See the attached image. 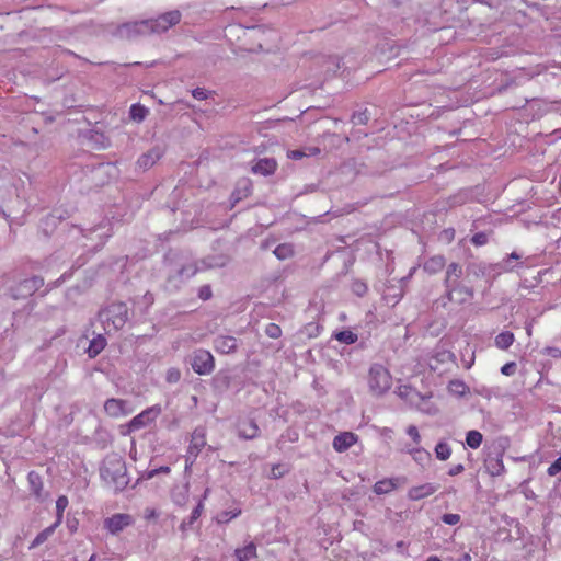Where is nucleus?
I'll list each match as a JSON object with an SVG mask.
<instances>
[{"instance_id":"f257e3e1","label":"nucleus","mask_w":561,"mask_h":561,"mask_svg":"<svg viewBox=\"0 0 561 561\" xmlns=\"http://www.w3.org/2000/svg\"><path fill=\"white\" fill-rule=\"evenodd\" d=\"M181 12L178 10L165 12L154 19H148L122 25L118 30L121 36L128 38L136 35L161 34L181 21Z\"/></svg>"},{"instance_id":"f03ea898","label":"nucleus","mask_w":561,"mask_h":561,"mask_svg":"<svg viewBox=\"0 0 561 561\" xmlns=\"http://www.w3.org/2000/svg\"><path fill=\"white\" fill-rule=\"evenodd\" d=\"M98 318L106 334L116 333L128 320V308L124 302H113L101 309Z\"/></svg>"},{"instance_id":"7ed1b4c3","label":"nucleus","mask_w":561,"mask_h":561,"mask_svg":"<svg viewBox=\"0 0 561 561\" xmlns=\"http://www.w3.org/2000/svg\"><path fill=\"white\" fill-rule=\"evenodd\" d=\"M520 255L517 252H512L506 257H504L501 262L495 264H486L480 263L477 265L478 272L477 274H481L486 277L488 280L494 279L496 276L503 273L514 272L517 267L523 266V262H519L516 265L511 264L512 260L519 261Z\"/></svg>"},{"instance_id":"20e7f679","label":"nucleus","mask_w":561,"mask_h":561,"mask_svg":"<svg viewBox=\"0 0 561 561\" xmlns=\"http://www.w3.org/2000/svg\"><path fill=\"white\" fill-rule=\"evenodd\" d=\"M101 477L115 492L128 484L125 465L121 460L111 461L101 469Z\"/></svg>"},{"instance_id":"39448f33","label":"nucleus","mask_w":561,"mask_h":561,"mask_svg":"<svg viewBox=\"0 0 561 561\" xmlns=\"http://www.w3.org/2000/svg\"><path fill=\"white\" fill-rule=\"evenodd\" d=\"M392 385L389 370L381 364H373L368 373V387L375 396L385 394Z\"/></svg>"},{"instance_id":"423d86ee","label":"nucleus","mask_w":561,"mask_h":561,"mask_svg":"<svg viewBox=\"0 0 561 561\" xmlns=\"http://www.w3.org/2000/svg\"><path fill=\"white\" fill-rule=\"evenodd\" d=\"M192 369L201 376L210 375L215 369V359L213 354L204 348L195 350L191 357Z\"/></svg>"},{"instance_id":"0eeeda50","label":"nucleus","mask_w":561,"mask_h":561,"mask_svg":"<svg viewBox=\"0 0 561 561\" xmlns=\"http://www.w3.org/2000/svg\"><path fill=\"white\" fill-rule=\"evenodd\" d=\"M161 412H162V408L160 404H154V405L147 408L146 410H144L142 412H140L139 414H137L129 421V423H128L129 432H135V431H138L140 428H144V427L150 425L151 423H153L157 420V417L161 414Z\"/></svg>"},{"instance_id":"6e6552de","label":"nucleus","mask_w":561,"mask_h":561,"mask_svg":"<svg viewBox=\"0 0 561 561\" xmlns=\"http://www.w3.org/2000/svg\"><path fill=\"white\" fill-rule=\"evenodd\" d=\"M206 445V430L203 426L196 427L191 436L190 446L186 455V468L193 463L202 449Z\"/></svg>"},{"instance_id":"1a4fd4ad","label":"nucleus","mask_w":561,"mask_h":561,"mask_svg":"<svg viewBox=\"0 0 561 561\" xmlns=\"http://www.w3.org/2000/svg\"><path fill=\"white\" fill-rule=\"evenodd\" d=\"M446 296L449 301L461 305L473 297V289L463 283H457L446 287Z\"/></svg>"},{"instance_id":"9d476101","label":"nucleus","mask_w":561,"mask_h":561,"mask_svg":"<svg viewBox=\"0 0 561 561\" xmlns=\"http://www.w3.org/2000/svg\"><path fill=\"white\" fill-rule=\"evenodd\" d=\"M134 523L129 514L117 513L104 520V528L112 535H117Z\"/></svg>"},{"instance_id":"9b49d317","label":"nucleus","mask_w":561,"mask_h":561,"mask_svg":"<svg viewBox=\"0 0 561 561\" xmlns=\"http://www.w3.org/2000/svg\"><path fill=\"white\" fill-rule=\"evenodd\" d=\"M252 181L248 178H243L237 182V185L231 193L230 202L231 208L234 207L240 201L247 198L252 194Z\"/></svg>"},{"instance_id":"f8f14e48","label":"nucleus","mask_w":561,"mask_h":561,"mask_svg":"<svg viewBox=\"0 0 561 561\" xmlns=\"http://www.w3.org/2000/svg\"><path fill=\"white\" fill-rule=\"evenodd\" d=\"M164 154V149L160 146H154L137 160V167L142 170H147L153 167Z\"/></svg>"},{"instance_id":"ddd939ff","label":"nucleus","mask_w":561,"mask_h":561,"mask_svg":"<svg viewBox=\"0 0 561 561\" xmlns=\"http://www.w3.org/2000/svg\"><path fill=\"white\" fill-rule=\"evenodd\" d=\"M104 410L111 417H121L130 413L128 403L122 399L111 398L104 403Z\"/></svg>"},{"instance_id":"4468645a","label":"nucleus","mask_w":561,"mask_h":561,"mask_svg":"<svg viewBox=\"0 0 561 561\" xmlns=\"http://www.w3.org/2000/svg\"><path fill=\"white\" fill-rule=\"evenodd\" d=\"M214 348L220 354H231L238 348V341L231 335H218L214 340Z\"/></svg>"},{"instance_id":"2eb2a0df","label":"nucleus","mask_w":561,"mask_h":561,"mask_svg":"<svg viewBox=\"0 0 561 561\" xmlns=\"http://www.w3.org/2000/svg\"><path fill=\"white\" fill-rule=\"evenodd\" d=\"M221 265H224L222 262L213 263V262L203 261L202 266H197V264L195 262H190V263L183 265L181 268H179L178 274L181 277L190 278V277L194 276L199 271H204L206 268H211V267L221 266Z\"/></svg>"},{"instance_id":"dca6fc26","label":"nucleus","mask_w":561,"mask_h":561,"mask_svg":"<svg viewBox=\"0 0 561 561\" xmlns=\"http://www.w3.org/2000/svg\"><path fill=\"white\" fill-rule=\"evenodd\" d=\"M438 490V485L434 483H424L421 485L412 486L408 491V497L411 501H420L425 499L432 494H434Z\"/></svg>"},{"instance_id":"f3484780","label":"nucleus","mask_w":561,"mask_h":561,"mask_svg":"<svg viewBox=\"0 0 561 561\" xmlns=\"http://www.w3.org/2000/svg\"><path fill=\"white\" fill-rule=\"evenodd\" d=\"M277 169V162L273 158L259 159L251 168V171L255 174L264 176L272 175Z\"/></svg>"},{"instance_id":"a211bd4d","label":"nucleus","mask_w":561,"mask_h":561,"mask_svg":"<svg viewBox=\"0 0 561 561\" xmlns=\"http://www.w3.org/2000/svg\"><path fill=\"white\" fill-rule=\"evenodd\" d=\"M356 442L357 435L351 432H343L334 437L333 448L339 453H343L355 445Z\"/></svg>"},{"instance_id":"6ab92c4d","label":"nucleus","mask_w":561,"mask_h":561,"mask_svg":"<svg viewBox=\"0 0 561 561\" xmlns=\"http://www.w3.org/2000/svg\"><path fill=\"white\" fill-rule=\"evenodd\" d=\"M485 468L492 477H500L504 474L505 466L503 462V455L497 454L496 456H489L485 459Z\"/></svg>"},{"instance_id":"aec40b11","label":"nucleus","mask_w":561,"mask_h":561,"mask_svg":"<svg viewBox=\"0 0 561 561\" xmlns=\"http://www.w3.org/2000/svg\"><path fill=\"white\" fill-rule=\"evenodd\" d=\"M401 481H403L401 478H388L379 480L374 485V492L377 495L388 494L396 490Z\"/></svg>"},{"instance_id":"412c9836","label":"nucleus","mask_w":561,"mask_h":561,"mask_svg":"<svg viewBox=\"0 0 561 561\" xmlns=\"http://www.w3.org/2000/svg\"><path fill=\"white\" fill-rule=\"evenodd\" d=\"M446 265V259L444 255H433L425 260L423 263V270L430 275L439 273Z\"/></svg>"},{"instance_id":"4be33fe9","label":"nucleus","mask_w":561,"mask_h":561,"mask_svg":"<svg viewBox=\"0 0 561 561\" xmlns=\"http://www.w3.org/2000/svg\"><path fill=\"white\" fill-rule=\"evenodd\" d=\"M462 274H463V271H462V267L460 264L455 263V262L450 263L447 266L446 275H445V279H444L445 288L449 287L454 284L461 283L460 278H461Z\"/></svg>"},{"instance_id":"5701e85b","label":"nucleus","mask_w":561,"mask_h":561,"mask_svg":"<svg viewBox=\"0 0 561 561\" xmlns=\"http://www.w3.org/2000/svg\"><path fill=\"white\" fill-rule=\"evenodd\" d=\"M259 432V426L253 420L241 422L238 425V434L244 439H253L257 437Z\"/></svg>"},{"instance_id":"b1692460","label":"nucleus","mask_w":561,"mask_h":561,"mask_svg":"<svg viewBox=\"0 0 561 561\" xmlns=\"http://www.w3.org/2000/svg\"><path fill=\"white\" fill-rule=\"evenodd\" d=\"M404 451L407 454H409L412 457V459L421 466H424L432 458L430 451H427L425 448H423L421 446H414V447L407 446L404 448Z\"/></svg>"},{"instance_id":"393cba45","label":"nucleus","mask_w":561,"mask_h":561,"mask_svg":"<svg viewBox=\"0 0 561 561\" xmlns=\"http://www.w3.org/2000/svg\"><path fill=\"white\" fill-rule=\"evenodd\" d=\"M27 482L32 494L36 499H41L44 488L42 476L38 472L32 470L27 474Z\"/></svg>"},{"instance_id":"a878e982","label":"nucleus","mask_w":561,"mask_h":561,"mask_svg":"<svg viewBox=\"0 0 561 561\" xmlns=\"http://www.w3.org/2000/svg\"><path fill=\"white\" fill-rule=\"evenodd\" d=\"M234 556L238 561H250L256 557V545L254 542H249L242 548H237L234 550Z\"/></svg>"},{"instance_id":"bb28decb","label":"nucleus","mask_w":561,"mask_h":561,"mask_svg":"<svg viewBox=\"0 0 561 561\" xmlns=\"http://www.w3.org/2000/svg\"><path fill=\"white\" fill-rule=\"evenodd\" d=\"M515 341V336L511 331H503L494 339V345L503 351L508 350Z\"/></svg>"},{"instance_id":"cd10ccee","label":"nucleus","mask_w":561,"mask_h":561,"mask_svg":"<svg viewBox=\"0 0 561 561\" xmlns=\"http://www.w3.org/2000/svg\"><path fill=\"white\" fill-rule=\"evenodd\" d=\"M415 398L419 400L416 408L422 413L427 415H435L438 412L437 407L432 401H430V399L422 397L420 393H415Z\"/></svg>"},{"instance_id":"c85d7f7f","label":"nucleus","mask_w":561,"mask_h":561,"mask_svg":"<svg viewBox=\"0 0 561 561\" xmlns=\"http://www.w3.org/2000/svg\"><path fill=\"white\" fill-rule=\"evenodd\" d=\"M106 346V339L102 334H98V336L93 337L90 341L88 347V354L90 357L98 356Z\"/></svg>"},{"instance_id":"c756f323","label":"nucleus","mask_w":561,"mask_h":561,"mask_svg":"<svg viewBox=\"0 0 561 561\" xmlns=\"http://www.w3.org/2000/svg\"><path fill=\"white\" fill-rule=\"evenodd\" d=\"M58 526L55 524L50 525L49 527H46L44 530L38 533L34 540L32 541L30 549H34L41 545H43L56 530Z\"/></svg>"},{"instance_id":"7c9ffc66","label":"nucleus","mask_w":561,"mask_h":561,"mask_svg":"<svg viewBox=\"0 0 561 561\" xmlns=\"http://www.w3.org/2000/svg\"><path fill=\"white\" fill-rule=\"evenodd\" d=\"M203 508H204L203 502L199 501L197 503V505L193 508L190 517L187 519H184L181 523V526H180L181 529L182 530H186L187 528H191L192 525L194 524V522L197 520L201 517Z\"/></svg>"},{"instance_id":"2f4dec72","label":"nucleus","mask_w":561,"mask_h":561,"mask_svg":"<svg viewBox=\"0 0 561 561\" xmlns=\"http://www.w3.org/2000/svg\"><path fill=\"white\" fill-rule=\"evenodd\" d=\"M68 504H69V501H68V497L66 495H60L56 500V520H55L54 524L56 526H58V527L62 523L64 512L67 508Z\"/></svg>"},{"instance_id":"473e14b6","label":"nucleus","mask_w":561,"mask_h":561,"mask_svg":"<svg viewBox=\"0 0 561 561\" xmlns=\"http://www.w3.org/2000/svg\"><path fill=\"white\" fill-rule=\"evenodd\" d=\"M149 110L141 104H133L129 110V116L134 122L140 123L148 115Z\"/></svg>"},{"instance_id":"72a5a7b5","label":"nucleus","mask_w":561,"mask_h":561,"mask_svg":"<svg viewBox=\"0 0 561 561\" xmlns=\"http://www.w3.org/2000/svg\"><path fill=\"white\" fill-rule=\"evenodd\" d=\"M448 391L456 397H463L469 388L462 380L455 379L449 381Z\"/></svg>"},{"instance_id":"f704fd0d","label":"nucleus","mask_w":561,"mask_h":561,"mask_svg":"<svg viewBox=\"0 0 561 561\" xmlns=\"http://www.w3.org/2000/svg\"><path fill=\"white\" fill-rule=\"evenodd\" d=\"M274 254L278 260L284 261L294 255V248L289 243H282L275 248Z\"/></svg>"},{"instance_id":"c9c22d12","label":"nucleus","mask_w":561,"mask_h":561,"mask_svg":"<svg viewBox=\"0 0 561 561\" xmlns=\"http://www.w3.org/2000/svg\"><path fill=\"white\" fill-rule=\"evenodd\" d=\"M482 440L483 436L479 431L471 430L466 435V444L472 449L479 448Z\"/></svg>"},{"instance_id":"e433bc0d","label":"nucleus","mask_w":561,"mask_h":561,"mask_svg":"<svg viewBox=\"0 0 561 561\" xmlns=\"http://www.w3.org/2000/svg\"><path fill=\"white\" fill-rule=\"evenodd\" d=\"M435 455L439 460H447L451 456V447L445 442H439L435 446Z\"/></svg>"},{"instance_id":"4c0bfd02","label":"nucleus","mask_w":561,"mask_h":561,"mask_svg":"<svg viewBox=\"0 0 561 561\" xmlns=\"http://www.w3.org/2000/svg\"><path fill=\"white\" fill-rule=\"evenodd\" d=\"M335 339L344 344H353L357 341L358 336L350 330H343L335 334Z\"/></svg>"},{"instance_id":"58836bf2","label":"nucleus","mask_w":561,"mask_h":561,"mask_svg":"<svg viewBox=\"0 0 561 561\" xmlns=\"http://www.w3.org/2000/svg\"><path fill=\"white\" fill-rule=\"evenodd\" d=\"M240 514H241L240 510L224 511L217 515V522L219 524H226V523H229L231 519L238 517Z\"/></svg>"},{"instance_id":"ea45409f","label":"nucleus","mask_w":561,"mask_h":561,"mask_svg":"<svg viewBox=\"0 0 561 561\" xmlns=\"http://www.w3.org/2000/svg\"><path fill=\"white\" fill-rule=\"evenodd\" d=\"M16 290H18V294L14 296L15 298L31 296L35 293V290L31 289V284H27V278L22 280L18 285Z\"/></svg>"},{"instance_id":"a19ab883","label":"nucleus","mask_w":561,"mask_h":561,"mask_svg":"<svg viewBox=\"0 0 561 561\" xmlns=\"http://www.w3.org/2000/svg\"><path fill=\"white\" fill-rule=\"evenodd\" d=\"M181 379V371L175 367H171L167 370L165 380L168 383H176Z\"/></svg>"},{"instance_id":"79ce46f5","label":"nucleus","mask_w":561,"mask_h":561,"mask_svg":"<svg viewBox=\"0 0 561 561\" xmlns=\"http://www.w3.org/2000/svg\"><path fill=\"white\" fill-rule=\"evenodd\" d=\"M265 333L271 339H278L282 335V329L276 323H268L265 328Z\"/></svg>"},{"instance_id":"37998d69","label":"nucleus","mask_w":561,"mask_h":561,"mask_svg":"<svg viewBox=\"0 0 561 561\" xmlns=\"http://www.w3.org/2000/svg\"><path fill=\"white\" fill-rule=\"evenodd\" d=\"M367 285L359 279L352 283V291L359 297L364 296L367 293Z\"/></svg>"},{"instance_id":"c03bdc74","label":"nucleus","mask_w":561,"mask_h":561,"mask_svg":"<svg viewBox=\"0 0 561 561\" xmlns=\"http://www.w3.org/2000/svg\"><path fill=\"white\" fill-rule=\"evenodd\" d=\"M287 472H288V468L285 465H282V463L273 465V467L271 469V477L274 479H278V478H282L283 476H285Z\"/></svg>"},{"instance_id":"a18cd8bd","label":"nucleus","mask_w":561,"mask_h":561,"mask_svg":"<svg viewBox=\"0 0 561 561\" xmlns=\"http://www.w3.org/2000/svg\"><path fill=\"white\" fill-rule=\"evenodd\" d=\"M407 434L411 437L412 442L415 444V446H420L421 444V435L415 425H410L407 427Z\"/></svg>"},{"instance_id":"49530a36","label":"nucleus","mask_w":561,"mask_h":561,"mask_svg":"<svg viewBox=\"0 0 561 561\" xmlns=\"http://www.w3.org/2000/svg\"><path fill=\"white\" fill-rule=\"evenodd\" d=\"M461 517L459 514L446 513L442 516L443 523L446 525H456L460 522Z\"/></svg>"},{"instance_id":"de8ad7c7","label":"nucleus","mask_w":561,"mask_h":561,"mask_svg":"<svg viewBox=\"0 0 561 561\" xmlns=\"http://www.w3.org/2000/svg\"><path fill=\"white\" fill-rule=\"evenodd\" d=\"M559 472H561V456L558 457L547 469V473L550 477H554Z\"/></svg>"},{"instance_id":"09e8293b","label":"nucleus","mask_w":561,"mask_h":561,"mask_svg":"<svg viewBox=\"0 0 561 561\" xmlns=\"http://www.w3.org/2000/svg\"><path fill=\"white\" fill-rule=\"evenodd\" d=\"M471 242L477 247L484 245L488 242V234L484 232H478L472 236Z\"/></svg>"},{"instance_id":"8fccbe9b","label":"nucleus","mask_w":561,"mask_h":561,"mask_svg":"<svg viewBox=\"0 0 561 561\" xmlns=\"http://www.w3.org/2000/svg\"><path fill=\"white\" fill-rule=\"evenodd\" d=\"M192 95L194 99L203 101L208 99L209 92L204 88H195L192 90Z\"/></svg>"},{"instance_id":"3c124183","label":"nucleus","mask_w":561,"mask_h":561,"mask_svg":"<svg viewBox=\"0 0 561 561\" xmlns=\"http://www.w3.org/2000/svg\"><path fill=\"white\" fill-rule=\"evenodd\" d=\"M516 370V363L508 362L501 367V373L505 376H513Z\"/></svg>"},{"instance_id":"603ef678","label":"nucleus","mask_w":561,"mask_h":561,"mask_svg":"<svg viewBox=\"0 0 561 561\" xmlns=\"http://www.w3.org/2000/svg\"><path fill=\"white\" fill-rule=\"evenodd\" d=\"M213 296V291L209 285H204L198 289V297L202 300H208Z\"/></svg>"},{"instance_id":"864d4df0","label":"nucleus","mask_w":561,"mask_h":561,"mask_svg":"<svg viewBox=\"0 0 561 561\" xmlns=\"http://www.w3.org/2000/svg\"><path fill=\"white\" fill-rule=\"evenodd\" d=\"M27 284H31V289L36 291L43 286L44 279L39 276H33L27 278Z\"/></svg>"},{"instance_id":"5fc2aeb1","label":"nucleus","mask_w":561,"mask_h":561,"mask_svg":"<svg viewBox=\"0 0 561 561\" xmlns=\"http://www.w3.org/2000/svg\"><path fill=\"white\" fill-rule=\"evenodd\" d=\"M415 393H417V392L408 386H403V387L399 388V396L402 398H408V397L412 396V398H411L412 402H414L413 399L415 397Z\"/></svg>"},{"instance_id":"6e6d98bb","label":"nucleus","mask_w":561,"mask_h":561,"mask_svg":"<svg viewBox=\"0 0 561 561\" xmlns=\"http://www.w3.org/2000/svg\"><path fill=\"white\" fill-rule=\"evenodd\" d=\"M466 202V195L462 193L456 194L449 198L450 207L461 205Z\"/></svg>"},{"instance_id":"4d7b16f0","label":"nucleus","mask_w":561,"mask_h":561,"mask_svg":"<svg viewBox=\"0 0 561 561\" xmlns=\"http://www.w3.org/2000/svg\"><path fill=\"white\" fill-rule=\"evenodd\" d=\"M543 353L553 358H561V350L558 347H546Z\"/></svg>"},{"instance_id":"13d9d810","label":"nucleus","mask_w":561,"mask_h":561,"mask_svg":"<svg viewBox=\"0 0 561 561\" xmlns=\"http://www.w3.org/2000/svg\"><path fill=\"white\" fill-rule=\"evenodd\" d=\"M287 157L293 160H299L304 157H306V151L304 150H290L287 152Z\"/></svg>"},{"instance_id":"bf43d9fd","label":"nucleus","mask_w":561,"mask_h":561,"mask_svg":"<svg viewBox=\"0 0 561 561\" xmlns=\"http://www.w3.org/2000/svg\"><path fill=\"white\" fill-rule=\"evenodd\" d=\"M463 470H465L463 465L459 463V465H456V466L451 467L448 470V474L454 477V476H457V474L461 473Z\"/></svg>"},{"instance_id":"052dcab7","label":"nucleus","mask_w":561,"mask_h":561,"mask_svg":"<svg viewBox=\"0 0 561 561\" xmlns=\"http://www.w3.org/2000/svg\"><path fill=\"white\" fill-rule=\"evenodd\" d=\"M158 472L169 473V472H170V468H169V467H167V466H163V467H160L159 469L151 470V471L148 473V477H149V478H152V477H154Z\"/></svg>"},{"instance_id":"680f3d73","label":"nucleus","mask_w":561,"mask_h":561,"mask_svg":"<svg viewBox=\"0 0 561 561\" xmlns=\"http://www.w3.org/2000/svg\"><path fill=\"white\" fill-rule=\"evenodd\" d=\"M304 151H306V157H313L320 153V149L318 147H309Z\"/></svg>"},{"instance_id":"e2e57ef3","label":"nucleus","mask_w":561,"mask_h":561,"mask_svg":"<svg viewBox=\"0 0 561 561\" xmlns=\"http://www.w3.org/2000/svg\"><path fill=\"white\" fill-rule=\"evenodd\" d=\"M366 119H367V118H366V117H364V115H363V114L354 115V116H353V121H354V123H365V121H366Z\"/></svg>"},{"instance_id":"0e129e2a","label":"nucleus","mask_w":561,"mask_h":561,"mask_svg":"<svg viewBox=\"0 0 561 561\" xmlns=\"http://www.w3.org/2000/svg\"><path fill=\"white\" fill-rule=\"evenodd\" d=\"M457 561H471V556L466 552Z\"/></svg>"},{"instance_id":"69168bd1","label":"nucleus","mask_w":561,"mask_h":561,"mask_svg":"<svg viewBox=\"0 0 561 561\" xmlns=\"http://www.w3.org/2000/svg\"><path fill=\"white\" fill-rule=\"evenodd\" d=\"M396 547L399 551H403V549L405 548V542L404 541H398L396 543Z\"/></svg>"},{"instance_id":"338daca9","label":"nucleus","mask_w":561,"mask_h":561,"mask_svg":"<svg viewBox=\"0 0 561 561\" xmlns=\"http://www.w3.org/2000/svg\"><path fill=\"white\" fill-rule=\"evenodd\" d=\"M145 300L148 302V304H152L153 302V297L151 294L147 293L145 296H144Z\"/></svg>"},{"instance_id":"774afa93","label":"nucleus","mask_w":561,"mask_h":561,"mask_svg":"<svg viewBox=\"0 0 561 561\" xmlns=\"http://www.w3.org/2000/svg\"><path fill=\"white\" fill-rule=\"evenodd\" d=\"M425 561H442V560L436 556H432V557H428Z\"/></svg>"}]
</instances>
